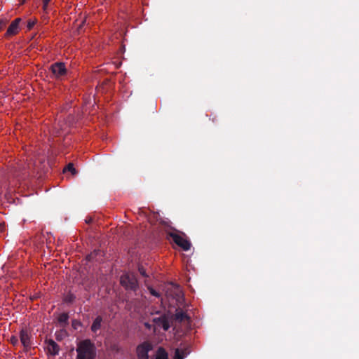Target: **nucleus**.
<instances>
[{
	"instance_id": "f03ea898",
	"label": "nucleus",
	"mask_w": 359,
	"mask_h": 359,
	"mask_svg": "<svg viewBox=\"0 0 359 359\" xmlns=\"http://www.w3.org/2000/svg\"><path fill=\"white\" fill-rule=\"evenodd\" d=\"M120 283L126 290L135 292L139 287L137 279L133 273L123 274L120 278Z\"/></svg>"
},
{
	"instance_id": "bb28decb",
	"label": "nucleus",
	"mask_w": 359,
	"mask_h": 359,
	"mask_svg": "<svg viewBox=\"0 0 359 359\" xmlns=\"http://www.w3.org/2000/svg\"><path fill=\"white\" fill-rule=\"evenodd\" d=\"M11 342L13 344V345H15L18 344V339L16 337H12L11 338Z\"/></svg>"
},
{
	"instance_id": "72a5a7b5",
	"label": "nucleus",
	"mask_w": 359,
	"mask_h": 359,
	"mask_svg": "<svg viewBox=\"0 0 359 359\" xmlns=\"http://www.w3.org/2000/svg\"><path fill=\"white\" fill-rule=\"evenodd\" d=\"M25 0H22V4H23V3L25 2Z\"/></svg>"
},
{
	"instance_id": "4468645a",
	"label": "nucleus",
	"mask_w": 359,
	"mask_h": 359,
	"mask_svg": "<svg viewBox=\"0 0 359 359\" xmlns=\"http://www.w3.org/2000/svg\"><path fill=\"white\" fill-rule=\"evenodd\" d=\"M69 314L67 313H62L57 317V323L62 327H65L69 324Z\"/></svg>"
},
{
	"instance_id": "f3484780",
	"label": "nucleus",
	"mask_w": 359,
	"mask_h": 359,
	"mask_svg": "<svg viewBox=\"0 0 359 359\" xmlns=\"http://www.w3.org/2000/svg\"><path fill=\"white\" fill-rule=\"evenodd\" d=\"M156 359H168V353L164 348L161 347L158 348Z\"/></svg>"
},
{
	"instance_id": "423d86ee",
	"label": "nucleus",
	"mask_w": 359,
	"mask_h": 359,
	"mask_svg": "<svg viewBox=\"0 0 359 359\" xmlns=\"http://www.w3.org/2000/svg\"><path fill=\"white\" fill-rule=\"evenodd\" d=\"M152 349V345L149 341H144L137 347V355L139 359H149L148 353Z\"/></svg>"
},
{
	"instance_id": "ddd939ff",
	"label": "nucleus",
	"mask_w": 359,
	"mask_h": 359,
	"mask_svg": "<svg viewBox=\"0 0 359 359\" xmlns=\"http://www.w3.org/2000/svg\"><path fill=\"white\" fill-rule=\"evenodd\" d=\"M102 320V317L100 316H98L95 318L90 327V330L93 333H96L101 329Z\"/></svg>"
},
{
	"instance_id": "393cba45",
	"label": "nucleus",
	"mask_w": 359,
	"mask_h": 359,
	"mask_svg": "<svg viewBox=\"0 0 359 359\" xmlns=\"http://www.w3.org/2000/svg\"><path fill=\"white\" fill-rule=\"evenodd\" d=\"M173 286H175V289H176V292H175V295L177 296V297H180L182 294V290H180L179 285H174V284H172Z\"/></svg>"
},
{
	"instance_id": "2f4dec72",
	"label": "nucleus",
	"mask_w": 359,
	"mask_h": 359,
	"mask_svg": "<svg viewBox=\"0 0 359 359\" xmlns=\"http://www.w3.org/2000/svg\"><path fill=\"white\" fill-rule=\"evenodd\" d=\"M91 222V219H88V221H86V222H88H88Z\"/></svg>"
},
{
	"instance_id": "7c9ffc66",
	"label": "nucleus",
	"mask_w": 359,
	"mask_h": 359,
	"mask_svg": "<svg viewBox=\"0 0 359 359\" xmlns=\"http://www.w3.org/2000/svg\"><path fill=\"white\" fill-rule=\"evenodd\" d=\"M145 327H147V328H150V325L148 323H146L144 324Z\"/></svg>"
},
{
	"instance_id": "473e14b6",
	"label": "nucleus",
	"mask_w": 359,
	"mask_h": 359,
	"mask_svg": "<svg viewBox=\"0 0 359 359\" xmlns=\"http://www.w3.org/2000/svg\"><path fill=\"white\" fill-rule=\"evenodd\" d=\"M1 93H3V95H5V91H1Z\"/></svg>"
},
{
	"instance_id": "6ab92c4d",
	"label": "nucleus",
	"mask_w": 359,
	"mask_h": 359,
	"mask_svg": "<svg viewBox=\"0 0 359 359\" xmlns=\"http://www.w3.org/2000/svg\"><path fill=\"white\" fill-rule=\"evenodd\" d=\"M69 171L72 173V175H75L76 171V169L74 167V164L72 163H69L67 167L64 169V172Z\"/></svg>"
},
{
	"instance_id": "7ed1b4c3",
	"label": "nucleus",
	"mask_w": 359,
	"mask_h": 359,
	"mask_svg": "<svg viewBox=\"0 0 359 359\" xmlns=\"http://www.w3.org/2000/svg\"><path fill=\"white\" fill-rule=\"evenodd\" d=\"M168 235L172 239L173 242L183 250L188 251L191 248V243L185 238L186 236L184 233L180 235L175 232H169Z\"/></svg>"
},
{
	"instance_id": "dca6fc26",
	"label": "nucleus",
	"mask_w": 359,
	"mask_h": 359,
	"mask_svg": "<svg viewBox=\"0 0 359 359\" xmlns=\"http://www.w3.org/2000/svg\"><path fill=\"white\" fill-rule=\"evenodd\" d=\"M55 336L56 340L58 341H60L68 336V333L66 331V330L65 329V327H62L61 330L55 332Z\"/></svg>"
},
{
	"instance_id": "9b49d317",
	"label": "nucleus",
	"mask_w": 359,
	"mask_h": 359,
	"mask_svg": "<svg viewBox=\"0 0 359 359\" xmlns=\"http://www.w3.org/2000/svg\"><path fill=\"white\" fill-rule=\"evenodd\" d=\"M174 319L178 323H182L185 320L189 322L190 317L181 309H176L175 313L174 315Z\"/></svg>"
},
{
	"instance_id": "f257e3e1",
	"label": "nucleus",
	"mask_w": 359,
	"mask_h": 359,
	"mask_svg": "<svg viewBox=\"0 0 359 359\" xmlns=\"http://www.w3.org/2000/svg\"><path fill=\"white\" fill-rule=\"evenodd\" d=\"M76 351V359H95L97 356L95 345L88 339L80 341L77 344Z\"/></svg>"
},
{
	"instance_id": "6e6552de",
	"label": "nucleus",
	"mask_w": 359,
	"mask_h": 359,
	"mask_svg": "<svg viewBox=\"0 0 359 359\" xmlns=\"http://www.w3.org/2000/svg\"><path fill=\"white\" fill-rule=\"evenodd\" d=\"M46 343L48 345L47 349L50 354L54 356L59 354L60 346L54 340L49 339L46 340Z\"/></svg>"
},
{
	"instance_id": "b1692460",
	"label": "nucleus",
	"mask_w": 359,
	"mask_h": 359,
	"mask_svg": "<svg viewBox=\"0 0 359 359\" xmlns=\"http://www.w3.org/2000/svg\"><path fill=\"white\" fill-rule=\"evenodd\" d=\"M149 292L151 295L153 296H155L156 297H160V294L156 292L154 288L152 287H149Z\"/></svg>"
},
{
	"instance_id": "4be33fe9",
	"label": "nucleus",
	"mask_w": 359,
	"mask_h": 359,
	"mask_svg": "<svg viewBox=\"0 0 359 359\" xmlns=\"http://www.w3.org/2000/svg\"><path fill=\"white\" fill-rule=\"evenodd\" d=\"M50 1V0H43V10L45 13H48Z\"/></svg>"
},
{
	"instance_id": "9d476101",
	"label": "nucleus",
	"mask_w": 359,
	"mask_h": 359,
	"mask_svg": "<svg viewBox=\"0 0 359 359\" xmlns=\"http://www.w3.org/2000/svg\"><path fill=\"white\" fill-rule=\"evenodd\" d=\"M20 22V18H16L15 20H13L11 24L9 25L6 35V36H12L18 34L19 31V23Z\"/></svg>"
},
{
	"instance_id": "412c9836",
	"label": "nucleus",
	"mask_w": 359,
	"mask_h": 359,
	"mask_svg": "<svg viewBox=\"0 0 359 359\" xmlns=\"http://www.w3.org/2000/svg\"><path fill=\"white\" fill-rule=\"evenodd\" d=\"M81 325H82V324L80 320H76V319H74L72 320V326L73 329L77 330Z\"/></svg>"
},
{
	"instance_id": "c85d7f7f",
	"label": "nucleus",
	"mask_w": 359,
	"mask_h": 359,
	"mask_svg": "<svg viewBox=\"0 0 359 359\" xmlns=\"http://www.w3.org/2000/svg\"><path fill=\"white\" fill-rule=\"evenodd\" d=\"M5 224L4 223L0 224V232L4 230Z\"/></svg>"
},
{
	"instance_id": "5701e85b",
	"label": "nucleus",
	"mask_w": 359,
	"mask_h": 359,
	"mask_svg": "<svg viewBox=\"0 0 359 359\" xmlns=\"http://www.w3.org/2000/svg\"><path fill=\"white\" fill-rule=\"evenodd\" d=\"M36 20H29L27 22V27L29 29H31L36 24Z\"/></svg>"
},
{
	"instance_id": "a878e982",
	"label": "nucleus",
	"mask_w": 359,
	"mask_h": 359,
	"mask_svg": "<svg viewBox=\"0 0 359 359\" xmlns=\"http://www.w3.org/2000/svg\"><path fill=\"white\" fill-rule=\"evenodd\" d=\"M138 270H139V272L140 273V274L142 276H145V277L147 276V275L146 274L145 270H144L143 266H140Z\"/></svg>"
},
{
	"instance_id": "c756f323",
	"label": "nucleus",
	"mask_w": 359,
	"mask_h": 359,
	"mask_svg": "<svg viewBox=\"0 0 359 359\" xmlns=\"http://www.w3.org/2000/svg\"><path fill=\"white\" fill-rule=\"evenodd\" d=\"M4 24L2 22H0V31L4 28Z\"/></svg>"
},
{
	"instance_id": "cd10ccee",
	"label": "nucleus",
	"mask_w": 359,
	"mask_h": 359,
	"mask_svg": "<svg viewBox=\"0 0 359 359\" xmlns=\"http://www.w3.org/2000/svg\"><path fill=\"white\" fill-rule=\"evenodd\" d=\"M169 223H170V222H166V221L161 222V224L165 227H170Z\"/></svg>"
},
{
	"instance_id": "1a4fd4ad",
	"label": "nucleus",
	"mask_w": 359,
	"mask_h": 359,
	"mask_svg": "<svg viewBox=\"0 0 359 359\" xmlns=\"http://www.w3.org/2000/svg\"><path fill=\"white\" fill-rule=\"evenodd\" d=\"M20 339L22 344L25 348H28L31 346L30 334L28 331L22 329L20 332Z\"/></svg>"
},
{
	"instance_id": "39448f33",
	"label": "nucleus",
	"mask_w": 359,
	"mask_h": 359,
	"mask_svg": "<svg viewBox=\"0 0 359 359\" xmlns=\"http://www.w3.org/2000/svg\"><path fill=\"white\" fill-rule=\"evenodd\" d=\"M50 71L53 75L57 79H62L67 75L65 65L62 62H56L50 66Z\"/></svg>"
},
{
	"instance_id": "20e7f679",
	"label": "nucleus",
	"mask_w": 359,
	"mask_h": 359,
	"mask_svg": "<svg viewBox=\"0 0 359 359\" xmlns=\"http://www.w3.org/2000/svg\"><path fill=\"white\" fill-rule=\"evenodd\" d=\"M11 174L14 178L18 180L25 179L29 175V172L27 170V168L22 163H18L13 166L11 170Z\"/></svg>"
},
{
	"instance_id": "f8f14e48",
	"label": "nucleus",
	"mask_w": 359,
	"mask_h": 359,
	"mask_svg": "<svg viewBox=\"0 0 359 359\" xmlns=\"http://www.w3.org/2000/svg\"><path fill=\"white\" fill-rule=\"evenodd\" d=\"M103 255L102 251L100 250H95L86 257V259L90 262L93 260L100 261L102 259Z\"/></svg>"
},
{
	"instance_id": "0eeeda50",
	"label": "nucleus",
	"mask_w": 359,
	"mask_h": 359,
	"mask_svg": "<svg viewBox=\"0 0 359 359\" xmlns=\"http://www.w3.org/2000/svg\"><path fill=\"white\" fill-rule=\"evenodd\" d=\"M153 322L157 325L161 326L165 331H168L170 327L168 318L165 315L154 318Z\"/></svg>"
},
{
	"instance_id": "a211bd4d",
	"label": "nucleus",
	"mask_w": 359,
	"mask_h": 359,
	"mask_svg": "<svg viewBox=\"0 0 359 359\" xmlns=\"http://www.w3.org/2000/svg\"><path fill=\"white\" fill-rule=\"evenodd\" d=\"M83 99L84 100V102H85L86 105H88V104H93V105L94 104H95V98L94 95L93 96V98H91L90 96H89L88 98H86L85 97V95H83Z\"/></svg>"
},
{
	"instance_id": "2eb2a0df",
	"label": "nucleus",
	"mask_w": 359,
	"mask_h": 359,
	"mask_svg": "<svg viewBox=\"0 0 359 359\" xmlns=\"http://www.w3.org/2000/svg\"><path fill=\"white\" fill-rule=\"evenodd\" d=\"M187 348H176L175 351L174 359H184L187 354H189Z\"/></svg>"
},
{
	"instance_id": "aec40b11",
	"label": "nucleus",
	"mask_w": 359,
	"mask_h": 359,
	"mask_svg": "<svg viewBox=\"0 0 359 359\" xmlns=\"http://www.w3.org/2000/svg\"><path fill=\"white\" fill-rule=\"evenodd\" d=\"M76 299V297L74 294L72 293H69L66 295L65 298V301L67 303H72Z\"/></svg>"
}]
</instances>
